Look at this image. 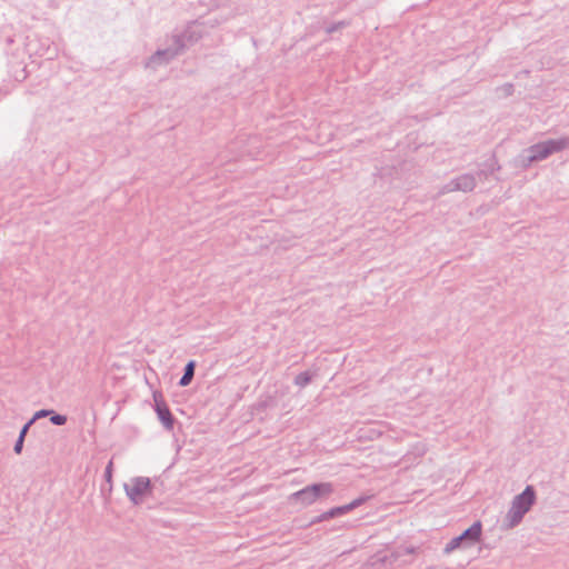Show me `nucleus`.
<instances>
[{"mask_svg": "<svg viewBox=\"0 0 569 569\" xmlns=\"http://www.w3.org/2000/svg\"><path fill=\"white\" fill-rule=\"evenodd\" d=\"M128 499L136 506L143 503L147 497L154 496L151 479L148 477H133L123 485Z\"/></svg>", "mask_w": 569, "mask_h": 569, "instance_id": "obj_1", "label": "nucleus"}, {"mask_svg": "<svg viewBox=\"0 0 569 569\" xmlns=\"http://www.w3.org/2000/svg\"><path fill=\"white\" fill-rule=\"evenodd\" d=\"M332 492L331 483H317L295 492L291 499L299 501L303 506H308L318 499L329 496Z\"/></svg>", "mask_w": 569, "mask_h": 569, "instance_id": "obj_2", "label": "nucleus"}, {"mask_svg": "<svg viewBox=\"0 0 569 569\" xmlns=\"http://www.w3.org/2000/svg\"><path fill=\"white\" fill-rule=\"evenodd\" d=\"M178 54V49L174 48H166L157 50L146 62L144 68L148 70L157 71L162 67L169 64L176 56Z\"/></svg>", "mask_w": 569, "mask_h": 569, "instance_id": "obj_3", "label": "nucleus"}, {"mask_svg": "<svg viewBox=\"0 0 569 569\" xmlns=\"http://www.w3.org/2000/svg\"><path fill=\"white\" fill-rule=\"evenodd\" d=\"M535 501V491L532 487H527L525 491L513 500L511 513L518 521L532 506Z\"/></svg>", "mask_w": 569, "mask_h": 569, "instance_id": "obj_4", "label": "nucleus"}, {"mask_svg": "<svg viewBox=\"0 0 569 569\" xmlns=\"http://www.w3.org/2000/svg\"><path fill=\"white\" fill-rule=\"evenodd\" d=\"M177 479L173 476V463H171L161 475L151 480L154 493L164 495L173 490Z\"/></svg>", "mask_w": 569, "mask_h": 569, "instance_id": "obj_5", "label": "nucleus"}, {"mask_svg": "<svg viewBox=\"0 0 569 569\" xmlns=\"http://www.w3.org/2000/svg\"><path fill=\"white\" fill-rule=\"evenodd\" d=\"M563 147L562 141H548L540 144H537L535 147L536 154L533 156L535 159H542L550 153L560 150Z\"/></svg>", "mask_w": 569, "mask_h": 569, "instance_id": "obj_6", "label": "nucleus"}, {"mask_svg": "<svg viewBox=\"0 0 569 569\" xmlns=\"http://www.w3.org/2000/svg\"><path fill=\"white\" fill-rule=\"evenodd\" d=\"M481 531H482L481 522L477 521V522H475L470 528H468L467 530H465V531L459 536V538H461V541H462L466 546H470V545H473V543H476L477 541H479V539H480V537H481Z\"/></svg>", "mask_w": 569, "mask_h": 569, "instance_id": "obj_7", "label": "nucleus"}, {"mask_svg": "<svg viewBox=\"0 0 569 569\" xmlns=\"http://www.w3.org/2000/svg\"><path fill=\"white\" fill-rule=\"evenodd\" d=\"M156 412L158 415L159 420L167 429L170 430L173 428L174 419L167 406L157 402Z\"/></svg>", "mask_w": 569, "mask_h": 569, "instance_id": "obj_8", "label": "nucleus"}, {"mask_svg": "<svg viewBox=\"0 0 569 569\" xmlns=\"http://www.w3.org/2000/svg\"><path fill=\"white\" fill-rule=\"evenodd\" d=\"M353 506H355V505H353V503H351V505H348V506L333 508V509H331L330 511H328V512L323 513V515L321 516V518H320V519H321V520H325V519L333 518V517H336V516H338V515H342V513H345V512L350 511V510L353 508Z\"/></svg>", "mask_w": 569, "mask_h": 569, "instance_id": "obj_9", "label": "nucleus"}, {"mask_svg": "<svg viewBox=\"0 0 569 569\" xmlns=\"http://www.w3.org/2000/svg\"><path fill=\"white\" fill-rule=\"evenodd\" d=\"M194 362L190 361L184 369V375L180 379V385L187 386L191 382L194 372Z\"/></svg>", "mask_w": 569, "mask_h": 569, "instance_id": "obj_10", "label": "nucleus"}, {"mask_svg": "<svg viewBox=\"0 0 569 569\" xmlns=\"http://www.w3.org/2000/svg\"><path fill=\"white\" fill-rule=\"evenodd\" d=\"M39 56H42V57H46L47 59L51 60L53 58L57 57L58 54V50L56 47H51L49 43L46 44V47H43L42 49L40 50H37L36 51Z\"/></svg>", "mask_w": 569, "mask_h": 569, "instance_id": "obj_11", "label": "nucleus"}, {"mask_svg": "<svg viewBox=\"0 0 569 569\" xmlns=\"http://www.w3.org/2000/svg\"><path fill=\"white\" fill-rule=\"evenodd\" d=\"M462 546H466V545L461 541V538H459V536H458V537H456V538L451 539V540L447 543V546H446V548H445V552H446V553H450V552H452L453 550H456V549H458V548H460V547H462Z\"/></svg>", "mask_w": 569, "mask_h": 569, "instance_id": "obj_12", "label": "nucleus"}, {"mask_svg": "<svg viewBox=\"0 0 569 569\" xmlns=\"http://www.w3.org/2000/svg\"><path fill=\"white\" fill-rule=\"evenodd\" d=\"M67 420V416L64 415L56 413L54 411L50 415V421L54 426H63Z\"/></svg>", "mask_w": 569, "mask_h": 569, "instance_id": "obj_13", "label": "nucleus"}, {"mask_svg": "<svg viewBox=\"0 0 569 569\" xmlns=\"http://www.w3.org/2000/svg\"><path fill=\"white\" fill-rule=\"evenodd\" d=\"M310 376L308 372H303V373H300L297 378H296V383L301 386V387H305L309 383L310 381Z\"/></svg>", "mask_w": 569, "mask_h": 569, "instance_id": "obj_14", "label": "nucleus"}, {"mask_svg": "<svg viewBox=\"0 0 569 569\" xmlns=\"http://www.w3.org/2000/svg\"><path fill=\"white\" fill-rule=\"evenodd\" d=\"M51 413H53V410H50V409H41L39 411H37L33 417L31 418V420L33 421V423L40 419V418H44V417H48L50 416Z\"/></svg>", "mask_w": 569, "mask_h": 569, "instance_id": "obj_15", "label": "nucleus"}, {"mask_svg": "<svg viewBox=\"0 0 569 569\" xmlns=\"http://www.w3.org/2000/svg\"><path fill=\"white\" fill-rule=\"evenodd\" d=\"M23 442H24V438H21L18 436V439L14 443V447H13V451L19 455L21 453L22 449H23Z\"/></svg>", "mask_w": 569, "mask_h": 569, "instance_id": "obj_16", "label": "nucleus"}, {"mask_svg": "<svg viewBox=\"0 0 569 569\" xmlns=\"http://www.w3.org/2000/svg\"><path fill=\"white\" fill-rule=\"evenodd\" d=\"M33 425V421L30 419L28 422H26L23 425V427L21 428L20 432H19V437L21 438H24L26 439V436L30 429V427Z\"/></svg>", "mask_w": 569, "mask_h": 569, "instance_id": "obj_17", "label": "nucleus"}, {"mask_svg": "<svg viewBox=\"0 0 569 569\" xmlns=\"http://www.w3.org/2000/svg\"><path fill=\"white\" fill-rule=\"evenodd\" d=\"M104 478L108 482L111 481V478H112V461H109V463L107 465L106 467V470H104Z\"/></svg>", "mask_w": 569, "mask_h": 569, "instance_id": "obj_18", "label": "nucleus"}]
</instances>
